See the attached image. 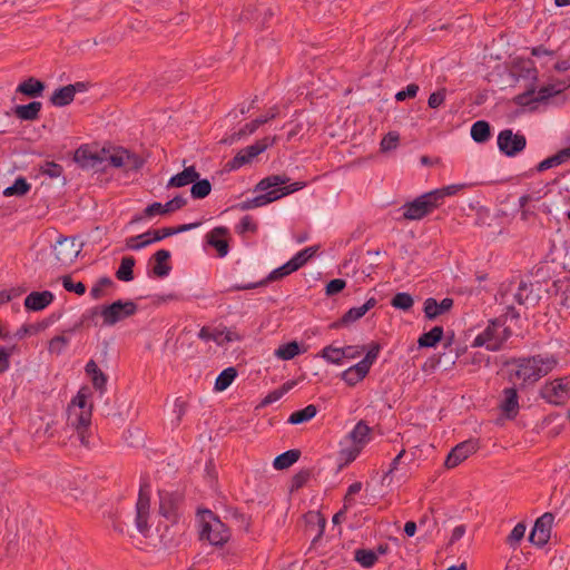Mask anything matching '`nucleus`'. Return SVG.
<instances>
[{
  "mask_svg": "<svg viewBox=\"0 0 570 570\" xmlns=\"http://www.w3.org/2000/svg\"><path fill=\"white\" fill-rule=\"evenodd\" d=\"M291 178L286 175H271L259 180L254 191H261L262 194L254 198L246 199L236 205V208L245 212L253 208L262 207L278 200L287 195L303 189L306 186L305 181H295L288 184Z\"/></svg>",
  "mask_w": 570,
  "mask_h": 570,
  "instance_id": "nucleus-1",
  "label": "nucleus"
},
{
  "mask_svg": "<svg viewBox=\"0 0 570 570\" xmlns=\"http://www.w3.org/2000/svg\"><path fill=\"white\" fill-rule=\"evenodd\" d=\"M508 364L517 366L515 371L510 372L509 382L514 384L515 379L521 380V385L525 386L534 384L548 375L557 365V360L553 356L533 355L529 357H514Z\"/></svg>",
  "mask_w": 570,
  "mask_h": 570,
  "instance_id": "nucleus-2",
  "label": "nucleus"
},
{
  "mask_svg": "<svg viewBox=\"0 0 570 570\" xmlns=\"http://www.w3.org/2000/svg\"><path fill=\"white\" fill-rule=\"evenodd\" d=\"M89 395V389L81 387L68 407V424L76 430L80 443L86 448H89L91 436L92 404H88Z\"/></svg>",
  "mask_w": 570,
  "mask_h": 570,
  "instance_id": "nucleus-3",
  "label": "nucleus"
},
{
  "mask_svg": "<svg viewBox=\"0 0 570 570\" xmlns=\"http://www.w3.org/2000/svg\"><path fill=\"white\" fill-rule=\"evenodd\" d=\"M200 540H207L212 546L222 547L230 538L228 527L210 510H198Z\"/></svg>",
  "mask_w": 570,
  "mask_h": 570,
  "instance_id": "nucleus-4",
  "label": "nucleus"
},
{
  "mask_svg": "<svg viewBox=\"0 0 570 570\" xmlns=\"http://www.w3.org/2000/svg\"><path fill=\"white\" fill-rule=\"evenodd\" d=\"M439 207L435 194L425 193L412 202L405 203L401 210L403 212V219L405 220H420L430 215L435 208Z\"/></svg>",
  "mask_w": 570,
  "mask_h": 570,
  "instance_id": "nucleus-5",
  "label": "nucleus"
},
{
  "mask_svg": "<svg viewBox=\"0 0 570 570\" xmlns=\"http://www.w3.org/2000/svg\"><path fill=\"white\" fill-rule=\"evenodd\" d=\"M138 306L132 301L117 299L111 304L101 305L100 316L104 322L102 325L112 326L118 322L135 315Z\"/></svg>",
  "mask_w": 570,
  "mask_h": 570,
  "instance_id": "nucleus-6",
  "label": "nucleus"
},
{
  "mask_svg": "<svg viewBox=\"0 0 570 570\" xmlns=\"http://www.w3.org/2000/svg\"><path fill=\"white\" fill-rule=\"evenodd\" d=\"M499 150L507 157H515L524 150L527 138L523 134L513 132L512 129H503L497 139Z\"/></svg>",
  "mask_w": 570,
  "mask_h": 570,
  "instance_id": "nucleus-7",
  "label": "nucleus"
},
{
  "mask_svg": "<svg viewBox=\"0 0 570 570\" xmlns=\"http://www.w3.org/2000/svg\"><path fill=\"white\" fill-rule=\"evenodd\" d=\"M186 205H187V199L180 195L175 196L173 199L168 200L166 204L155 202V203L148 205L144 209L142 214L135 215L131 218L129 224L132 225V224L139 223L140 220H142L146 217H153L156 215H167V214L174 213V212L183 208Z\"/></svg>",
  "mask_w": 570,
  "mask_h": 570,
  "instance_id": "nucleus-8",
  "label": "nucleus"
},
{
  "mask_svg": "<svg viewBox=\"0 0 570 570\" xmlns=\"http://www.w3.org/2000/svg\"><path fill=\"white\" fill-rule=\"evenodd\" d=\"M504 325V321L493 318L489 321L488 326L474 338L472 347L485 346L487 350L497 352L501 350V341H499V330Z\"/></svg>",
  "mask_w": 570,
  "mask_h": 570,
  "instance_id": "nucleus-9",
  "label": "nucleus"
},
{
  "mask_svg": "<svg viewBox=\"0 0 570 570\" xmlns=\"http://www.w3.org/2000/svg\"><path fill=\"white\" fill-rule=\"evenodd\" d=\"M569 393L570 377L557 379L552 382L546 383L540 391L541 397L554 405L563 404L568 399Z\"/></svg>",
  "mask_w": 570,
  "mask_h": 570,
  "instance_id": "nucleus-10",
  "label": "nucleus"
},
{
  "mask_svg": "<svg viewBox=\"0 0 570 570\" xmlns=\"http://www.w3.org/2000/svg\"><path fill=\"white\" fill-rule=\"evenodd\" d=\"M73 160L82 169L100 171L105 170V161L107 159L100 153L94 151L88 145H82L75 151Z\"/></svg>",
  "mask_w": 570,
  "mask_h": 570,
  "instance_id": "nucleus-11",
  "label": "nucleus"
},
{
  "mask_svg": "<svg viewBox=\"0 0 570 570\" xmlns=\"http://www.w3.org/2000/svg\"><path fill=\"white\" fill-rule=\"evenodd\" d=\"M553 520L554 515L551 512H546L538 518L530 531L529 541L539 548L546 546L550 539Z\"/></svg>",
  "mask_w": 570,
  "mask_h": 570,
  "instance_id": "nucleus-12",
  "label": "nucleus"
},
{
  "mask_svg": "<svg viewBox=\"0 0 570 570\" xmlns=\"http://www.w3.org/2000/svg\"><path fill=\"white\" fill-rule=\"evenodd\" d=\"M479 449L478 440L470 439L456 444L446 455L444 465L448 469L458 466Z\"/></svg>",
  "mask_w": 570,
  "mask_h": 570,
  "instance_id": "nucleus-13",
  "label": "nucleus"
},
{
  "mask_svg": "<svg viewBox=\"0 0 570 570\" xmlns=\"http://www.w3.org/2000/svg\"><path fill=\"white\" fill-rule=\"evenodd\" d=\"M200 225H202L200 222H196V223L178 225L176 227H163L160 229L148 230L147 233H151L150 236H153V237L149 238L148 240L140 242L139 245H132L131 247L134 250H139V249L150 245L151 243L159 242L166 237H170V236L179 234V233L195 229V228L199 227Z\"/></svg>",
  "mask_w": 570,
  "mask_h": 570,
  "instance_id": "nucleus-14",
  "label": "nucleus"
},
{
  "mask_svg": "<svg viewBox=\"0 0 570 570\" xmlns=\"http://www.w3.org/2000/svg\"><path fill=\"white\" fill-rule=\"evenodd\" d=\"M377 299L370 297L362 306L352 307L343 316L328 325L330 330H338L362 318L370 309L375 307Z\"/></svg>",
  "mask_w": 570,
  "mask_h": 570,
  "instance_id": "nucleus-15",
  "label": "nucleus"
},
{
  "mask_svg": "<svg viewBox=\"0 0 570 570\" xmlns=\"http://www.w3.org/2000/svg\"><path fill=\"white\" fill-rule=\"evenodd\" d=\"M159 513L170 522L178 520V505L181 495L177 492L159 491Z\"/></svg>",
  "mask_w": 570,
  "mask_h": 570,
  "instance_id": "nucleus-16",
  "label": "nucleus"
},
{
  "mask_svg": "<svg viewBox=\"0 0 570 570\" xmlns=\"http://www.w3.org/2000/svg\"><path fill=\"white\" fill-rule=\"evenodd\" d=\"M499 407L502 414L509 420H513L518 415L519 395L515 384H513V386L503 389Z\"/></svg>",
  "mask_w": 570,
  "mask_h": 570,
  "instance_id": "nucleus-17",
  "label": "nucleus"
},
{
  "mask_svg": "<svg viewBox=\"0 0 570 570\" xmlns=\"http://www.w3.org/2000/svg\"><path fill=\"white\" fill-rule=\"evenodd\" d=\"M227 235L228 228L224 226H217L206 235V243L217 250L218 257H225L229 252Z\"/></svg>",
  "mask_w": 570,
  "mask_h": 570,
  "instance_id": "nucleus-18",
  "label": "nucleus"
},
{
  "mask_svg": "<svg viewBox=\"0 0 570 570\" xmlns=\"http://www.w3.org/2000/svg\"><path fill=\"white\" fill-rule=\"evenodd\" d=\"M452 307L453 299L450 297H445L441 302H438L434 297H428L423 304V312L425 318L434 321L440 315L449 312Z\"/></svg>",
  "mask_w": 570,
  "mask_h": 570,
  "instance_id": "nucleus-19",
  "label": "nucleus"
},
{
  "mask_svg": "<svg viewBox=\"0 0 570 570\" xmlns=\"http://www.w3.org/2000/svg\"><path fill=\"white\" fill-rule=\"evenodd\" d=\"M55 299L50 291L31 292L24 298V308L29 312H40L48 307Z\"/></svg>",
  "mask_w": 570,
  "mask_h": 570,
  "instance_id": "nucleus-20",
  "label": "nucleus"
},
{
  "mask_svg": "<svg viewBox=\"0 0 570 570\" xmlns=\"http://www.w3.org/2000/svg\"><path fill=\"white\" fill-rule=\"evenodd\" d=\"M45 89L46 83L42 80L29 77L18 85L16 92L21 94L27 98L36 99L42 97Z\"/></svg>",
  "mask_w": 570,
  "mask_h": 570,
  "instance_id": "nucleus-21",
  "label": "nucleus"
},
{
  "mask_svg": "<svg viewBox=\"0 0 570 570\" xmlns=\"http://www.w3.org/2000/svg\"><path fill=\"white\" fill-rule=\"evenodd\" d=\"M41 108L42 104L40 101L33 100L27 105H17L12 109V112L22 121H35L39 119Z\"/></svg>",
  "mask_w": 570,
  "mask_h": 570,
  "instance_id": "nucleus-22",
  "label": "nucleus"
},
{
  "mask_svg": "<svg viewBox=\"0 0 570 570\" xmlns=\"http://www.w3.org/2000/svg\"><path fill=\"white\" fill-rule=\"evenodd\" d=\"M170 256V252L167 249H159L151 256V259L155 261L153 267V275L155 277L164 278L169 275L171 271V266L168 264Z\"/></svg>",
  "mask_w": 570,
  "mask_h": 570,
  "instance_id": "nucleus-23",
  "label": "nucleus"
},
{
  "mask_svg": "<svg viewBox=\"0 0 570 570\" xmlns=\"http://www.w3.org/2000/svg\"><path fill=\"white\" fill-rule=\"evenodd\" d=\"M85 372L90 377L92 386L102 394L106 391L108 376L98 367L94 360L86 364Z\"/></svg>",
  "mask_w": 570,
  "mask_h": 570,
  "instance_id": "nucleus-24",
  "label": "nucleus"
},
{
  "mask_svg": "<svg viewBox=\"0 0 570 570\" xmlns=\"http://www.w3.org/2000/svg\"><path fill=\"white\" fill-rule=\"evenodd\" d=\"M350 350H354V346L335 347L331 344L322 348L317 356L325 360L328 364L342 365L345 358V352Z\"/></svg>",
  "mask_w": 570,
  "mask_h": 570,
  "instance_id": "nucleus-25",
  "label": "nucleus"
},
{
  "mask_svg": "<svg viewBox=\"0 0 570 570\" xmlns=\"http://www.w3.org/2000/svg\"><path fill=\"white\" fill-rule=\"evenodd\" d=\"M199 178V173L194 166L186 167L183 171L170 177L167 187L180 188L193 184L194 180Z\"/></svg>",
  "mask_w": 570,
  "mask_h": 570,
  "instance_id": "nucleus-26",
  "label": "nucleus"
},
{
  "mask_svg": "<svg viewBox=\"0 0 570 570\" xmlns=\"http://www.w3.org/2000/svg\"><path fill=\"white\" fill-rule=\"evenodd\" d=\"M307 531H312L317 529V534L313 539V543H315L324 533L326 527V518L317 511H308L304 515Z\"/></svg>",
  "mask_w": 570,
  "mask_h": 570,
  "instance_id": "nucleus-27",
  "label": "nucleus"
},
{
  "mask_svg": "<svg viewBox=\"0 0 570 570\" xmlns=\"http://www.w3.org/2000/svg\"><path fill=\"white\" fill-rule=\"evenodd\" d=\"M372 429L366 424L365 421H358L354 429L348 433L347 438L356 445L364 446L370 441V434Z\"/></svg>",
  "mask_w": 570,
  "mask_h": 570,
  "instance_id": "nucleus-28",
  "label": "nucleus"
},
{
  "mask_svg": "<svg viewBox=\"0 0 570 570\" xmlns=\"http://www.w3.org/2000/svg\"><path fill=\"white\" fill-rule=\"evenodd\" d=\"M444 330L442 326H434L429 332L423 333L419 340L417 344L421 348H430L435 347L443 338Z\"/></svg>",
  "mask_w": 570,
  "mask_h": 570,
  "instance_id": "nucleus-29",
  "label": "nucleus"
},
{
  "mask_svg": "<svg viewBox=\"0 0 570 570\" xmlns=\"http://www.w3.org/2000/svg\"><path fill=\"white\" fill-rule=\"evenodd\" d=\"M301 451L298 449L287 450L279 455H277L273 461V466L275 470L282 471L288 469L294 463L298 461L301 458Z\"/></svg>",
  "mask_w": 570,
  "mask_h": 570,
  "instance_id": "nucleus-30",
  "label": "nucleus"
},
{
  "mask_svg": "<svg viewBox=\"0 0 570 570\" xmlns=\"http://www.w3.org/2000/svg\"><path fill=\"white\" fill-rule=\"evenodd\" d=\"M470 135L478 144H484L491 138V126L487 120H478L472 127Z\"/></svg>",
  "mask_w": 570,
  "mask_h": 570,
  "instance_id": "nucleus-31",
  "label": "nucleus"
},
{
  "mask_svg": "<svg viewBox=\"0 0 570 570\" xmlns=\"http://www.w3.org/2000/svg\"><path fill=\"white\" fill-rule=\"evenodd\" d=\"M305 352L306 350H301V346L296 341H291L288 343L279 345L278 348L275 350L274 354L279 360L289 361Z\"/></svg>",
  "mask_w": 570,
  "mask_h": 570,
  "instance_id": "nucleus-32",
  "label": "nucleus"
},
{
  "mask_svg": "<svg viewBox=\"0 0 570 570\" xmlns=\"http://www.w3.org/2000/svg\"><path fill=\"white\" fill-rule=\"evenodd\" d=\"M73 87L70 88L68 85L56 89L51 97L50 102L56 107H65L73 101Z\"/></svg>",
  "mask_w": 570,
  "mask_h": 570,
  "instance_id": "nucleus-33",
  "label": "nucleus"
},
{
  "mask_svg": "<svg viewBox=\"0 0 570 570\" xmlns=\"http://www.w3.org/2000/svg\"><path fill=\"white\" fill-rule=\"evenodd\" d=\"M150 492L151 485L149 478L147 475L141 476L136 509H140V511L150 509Z\"/></svg>",
  "mask_w": 570,
  "mask_h": 570,
  "instance_id": "nucleus-34",
  "label": "nucleus"
},
{
  "mask_svg": "<svg viewBox=\"0 0 570 570\" xmlns=\"http://www.w3.org/2000/svg\"><path fill=\"white\" fill-rule=\"evenodd\" d=\"M136 259L134 256H125L121 259L120 266L116 271L117 279L121 282H130L134 279V267Z\"/></svg>",
  "mask_w": 570,
  "mask_h": 570,
  "instance_id": "nucleus-35",
  "label": "nucleus"
},
{
  "mask_svg": "<svg viewBox=\"0 0 570 570\" xmlns=\"http://www.w3.org/2000/svg\"><path fill=\"white\" fill-rule=\"evenodd\" d=\"M317 414V407L314 404H309L304 409L294 411L287 422L293 425L302 424L308 422Z\"/></svg>",
  "mask_w": 570,
  "mask_h": 570,
  "instance_id": "nucleus-36",
  "label": "nucleus"
},
{
  "mask_svg": "<svg viewBox=\"0 0 570 570\" xmlns=\"http://www.w3.org/2000/svg\"><path fill=\"white\" fill-rule=\"evenodd\" d=\"M237 377V370L233 366H229L223 370L218 376L216 377L214 389L217 392H223L229 387L233 381Z\"/></svg>",
  "mask_w": 570,
  "mask_h": 570,
  "instance_id": "nucleus-37",
  "label": "nucleus"
},
{
  "mask_svg": "<svg viewBox=\"0 0 570 570\" xmlns=\"http://www.w3.org/2000/svg\"><path fill=\"white\" fill-rule=\"evenodd\" d=\"M276 141L277 136H266L256 140L253 145L245 147V151L252 159H254L256 156L264 153L268 147L273 146Z\"/></svg>",
  "mask_w": 570,
  "mask_h": 570,
  "instance_id": "nucleus-38",
  "label": "nucleus"
},
{
  "mask_svg": "<svg viewBox=\"0 0 570 570\" xmlns=\"http://www.w3.org/2000/svg\"><path fill=\"white\" fill-rule=\"evenodd\" d=\"M354 560L361 567L370 569L377 562V557L372 549L360 548L354 551Z\"/></svg>",
  "mask_w": 570,
  "mask_h": 570,
  "instance_id": "nucleus-39",
  "label": "nucleus"
},
{
  "mask_svg": "<svg viewBox=\"0 0 570 570\" xmlns=\"http://www.w3.org/2000/svg\"><path fill=\"white\" fill-rule=\"evenodd\" d=\"M31 188V185L27 181V179L22 176L16 178V180L13 181V184L9 187H7L4 190H3V195L6 197H11V196H18V197H21V196H24L29 193Z\"/></svg>",
  "mask_w": 570,
  "mask_h": 570,
  "instance_id": "nucleus-40",
  "label": "nucleus"
},
{
  "mask_svg": "<svg viewBox=\"0 0 570 570\" xmlns=\"http://www.w3.org/2000/svg\"><path fill=\"white\" fill-rule=\"evenodd\" d=\"M295 271L293 269L289 262H286L282 266L273 269L264 279L261 281V283H263V286H266L273 282L283 279L284 277L291 275Z\"/></svg>",
  "mask_w": 570,
  "mask_h": 570,
  "instance_id": "nucleus-41",
  "label": "nucleus"
},
{
  "mask_svg": "<svg viewBox=\"0 0 570 570\" xmlns=\"http://www.w3.org/2000/svg\"><path fill=\"white\" fill-rule=\"evenodd\" d=\"M57 244L59 245L60 249L57 253V258L61 261V255H65L66 257L77 256L79 253V249L75 248V238L73 237H65L60 236L57 240Z\"/></svg>",
  "mask_w": 570,
  "mask_h": 570,
  "instance_id": "nucleus-42",
  "label": "nucleus"
},
{
  "mask_svg": "<svg viewBox=\"0 0 570 570\" xmlns=\"http://www.w3.org/2000/svg\"><path fill=\"white\" fill-rule=\"evenodd\" d=\"M212 191V184L208 179H196L194 180L191 188H190V195L194 199H204L207 197Z\"/></svg>",
  "mask_w": 570,
  "mask_h": 570,
  "instance_id": "nucleus-43",
  "label": "nucleus"
},
{
  "mask_svg": "<svg viewBox=\"0 0 570 570\" xmlns=\"http://www.w3.org/2000/svg\"><path fill=\"white\" fill-rule=\"evenodd\" d=\"M391 305L395 308V309H400V311H403V312H407L410 311L413 305H414V299L412 297L411 294L409 293H405V292H400V293H396L392 299H391Z\"/></svg>",
  "mask_w": 570,
  "mask_h": 570,
  "instance_id": "nucleus-44",
  "label": "nucleus"
},
{
  "mask_svg": "<svg viewBox=\"0 0 570 570\" xmlns=\"http://www.w3.org/2000/svg\"><path fill=\"white\" fill-rule=\"evenodd\" d=\"M312 474V469H302L296 474H294L291 480V492H295L302 489L309 481Z\"/></svg>",
  "mask_w": 570,
  "mask_h": 570,
  "instance_id": "nucleus-45",
  "label": "nucleus"
},
{
  "mask_svg": "<svg viewBox=\"0 0 570 570\" xmlns=\"http://www.w3.org/2000/svg\"><path fill=\"white\" fill-rule=\"evenodd\" d=\"M253 159L246 154L245 148L240 149L234 158H232L227 164L225 165V170L232 171L237 170L244 165H247Z\"/></svg>",
  "mask_w": 570,
  "mask_h": 570,
  "instance_id": "nucleus-46",
  "label": "nucleus"
},
{
  "mask_svg": "<svg viewBox=\"0 0 570 570\" xmlns=\"http://www.w3.org/2000/svg\"><path fill=\"white\" fill-rule=\"evenodd\" d=\"M464 187H465L464 184H454V185H449V186H445L442 188L431 190V193L435 194V198H438V204L440 206V205H442V203L446 196H453V195L458 194L460 190H462Z\"/></svg>",
  "mask_w": 570,
  "mask_h": 570,
  "instance_id": "nucleus-47",
  "label": "nucleus"
},
{
  "mask_svg": "<svg viewBox=\"0 0 570 570\" xmlns=\"http://www.w3.org/2000/svg\"><path fill=\"white\" fill-rule=\"evenodd\" d=\"M115 286L114 281L108 276L100 277L90 289V296L94 299H100L104 296V288Z\"/></svg>",
  "mask_w": 570,
  "mask_h": 570,
  "instance_id": "nucleus-48",
  "label": "nucleus"
},
{
  "mask_svg": "<svg viewBox=\"0 0 570 570\" xmlns=\"http://www.w3.org/2000/svg\"><path fill=\"white\" fill-rule=\"evenodd\" d=\"M61 283L66 291L78 295H83L87 291V287L82 282H75L70 275L62 276Z\"/></svg>",
  "mask_w": 570,
  "mask_h": 570,
  "instance_id": "nucleus-49",
  "label": "nucleus"
},
{
  "mask_svg": "<svg viewBox=\"0 0 570 570\" xmlns=\"http://www.w3.org/2000/svg\"><path fill=\"white\" fill-rule=\"evenodd\" d=\"M535 86L531 83L530 87L522 94L517 95L513 98V102L521 107L530 106L534 101Z\"/></svg>",
  "mask_w": 570,
  "mask_h": 570,
  "instance_id": "nucleus-50",
  "label": "nucleus"
},
{
  "mask_svg": "<svg viewBox=\"0 0 570 570\" xmlns=\"http://www.w3.org/2000/svg\"><path fill=\"white\" fill-rule=\"evenodd\" d=\"M39 171L42 175H46L50 178H58L63 173V167L60 164H57L55 161H45L40 168Z\"/></svg>",
  "mask_w": 570,
  "mask_h": 570,
  "instance_id": "nucleus-51",
  "label": "nucleus"
},
{
  "mask_svg": "<svg viewBox=\"0 0 570 570\" xmlns=\"http://www.w3.org/2000/svg\"><path fill=\"white\" fill-rule=\"evenodd\" d=\"M68 344L69 338L62 333V335H57L49 341L48 350L51 354L60 355Z\"/></svg>",
  "mask_w": 570,
  "mask_h": 570,
  "instance_id": "nucleus-52",
  "label": "nucleus"
},
{
  "mask_svg": "<svg viewBox=\"0 0 570 570\" xmlns=\"http://www.w3.org/2000/svg\"><path fill=\"white\" fill-rule=\"evenodd\" d=\"M148 518H149V510L140 511V509H136V518H135L136 528L144 535H146L149 531Z\"/></svg>",
  "mask_w": 570,
  "mask_h": 570,
  "instance_id": "nucleus-53",
  "label": "nucleus"
},
{
  "mask_svg": "<svg viewBox=\"0 0 570 570\" xmlns=\"http://www.w3.org/2000/svg\"><path fill=\"white\" fill-rule=\"evenodd\" d=\"M525 529L527 527L523 522L515 524L507 538V543L511 547H515L523 539Z\"/></svg>",
  "mask_w": 570,
  "mask_h": 570,
  "instance_id": "nucleus-54",
  "label": "nucleus"
},
{
  "mask_svg": "<svg viewBox=\"0 0 570 570\" xmlns=\"http://www.w3.org/2000/svg\"><path fill=\"white\" fill-rule=\"evenodd\" d=\"M224 331L215 330L212 332L207 326H204L198 332V337L205 342L214 341L218 345H222V336Z\"/></svg>",
  "mask_w": 570,
  "mask_h": 570,
  "instance_id": "nucleus-55",
  "label": "nucleus"
},
{
  "mask_svg": "<svg viewBox=\"0 0 570 570\" xmlns=\"http://www.w3.org/2000/svg\"><path fill=\"white\" fill-rule=\"evenodd\" d=\"M400 135L396 131H389L381 140V150L390 151L397 147Z\"/></svg>",
  "mask_w": 570,
  "mask_h": 570,
  "instance_id": "nucleus-56",
  "label": "nucleus"
},
{
  "mask_svg": "<svg viewBox=\"0 0 570 570\" xmlns=\"http://www.w3.org/2000/svg\"><path fill=\"white\" fill-rule=\"evenodd\" d=\"M563 164V159H561V156L559 154V151L546 159H543L542 161H540L535 169L539 173H542L544 170H548L550 168H553V167H557L559 165Z\"/></svg>",
  "mask_w": 570,
  "mask_h": 570,
  "instance_id": "nucleus-57",
  "label": "nucleus"
},
{
  "mask_svg": "<svg viewBox=\"0 0 570 570\" xmlns=\"http://www.w3.org/2000/svg\"><path fill=\"white\" fill-rule=\"evenodd\" d=\"M562 90L558 89L554 85L543 86L539 89L538 95L534 98V101L544 102L551 97L560 94Z\"/></svg>",
  "mask_w": 570,
  "mask_h": 570,
  "instance_id": "nucleus-58",
  "label": "nucleus"
},
{
  "mask_svg": "<svg viewBox=\"0 0 570 570\" xmlns=\"http://www.w3.org/2000/svg\"><path fill=\"white\" fill-rule=\"evenodd\" d=\"M420 87L416 83H410L404 89L395 94L396 101H404L406 99H413L416 97Z\"/></svg>",
  "mask_w": 570,
  "mask_h": 570,
  "instance_id": "nucleus-59",
  "label": "nucleus"
},
{
  "mask_svg": "<svg viewBox=\"0 0 570 570\" xmlns=\"http://www.w3.org/2000/svg\"><path fill=\"white\" fill-rule=\"evenodd\" d=\"M346 286V282L343 278L331 279L325 286V294L327 296H334L340 294Z\"/></svg>",
  "mask_w": 570,
  "mask_h": 570,
  "instance_id": "nucleus-60",
  "label": "nucleus"
},
{
  "mask_svg": "<svg viewBox=\"0 0 570 570\" xmlns=\"http://www.w3.org/2000/svg\"><path fill=\"white\" fill-rule=\"evenodd\" d=\"M230 515L240 529L245 531L249 530L250 517L243 513L239 509L230 510Z\"/></svg>",
  "mask_w": 570,
  "mask_h": 570,
  "instance_id": "nucleus-61",
  "label": "nucleus"
},
{
  "mask_svg": "<svg viewBox=\"0 0 570 570\" xmlns=\"http://www.w3.org/2000/svg\"><path fill=\"white\" fill-rule=\"evenodd\" d=\"M145 160L137 154L127 150L126 154V167L128 170L137 171L142 168Z\"/></svg>",
  "mask_w": 570,
  "mask_h": 570,
  "instance_id": "nucleus-62",
  "label": "nucleus"
},
{
  "mask_svg": "<svg viewBox=\"0 0 570 570\" xmlns=\"http://www.w3.org/2000/svg\"><path fill=\"white\" fill-rule=\"evenodd\" d=\"M381 350H382L381 344L376 341H372L367 345V352L364 356L365 362H367L372 366L376 362Z\"/></svg>",
  "mask_w": 570,
  "mask_h": 570,
  "instance_id": "nucleus-63",
  "label": "nucleus"
},
{
  "mask_svg": "<svg viewBox=\"0 0 570 570\" xmlns=\"http://www.w3.org/2000/svg\"><path fill=\"white\" fill-rule=\"evenodd\" d=\"M446 89L441 88L432 92L428 99V106L432 109L439 108L445 100Z\"/></svg>",
  "mask_w": 570,
  "mask_h": 570,
  "instance_id": "nucleus-64",
  "label": "nucleus"
}]
</instances>
